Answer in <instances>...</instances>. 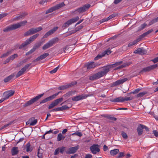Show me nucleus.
<instances>
[{"label":"nucleus","mask_w":158,"mask_h":158,"mask_svg":"<svg viewBox=\"0 0 158 158\" xmlns=\"http://www.w3.org/2000/svg\"><path fill=\"white\" fill-rule=\"evenodd\" d=\"M122 63V61H120L117 62L114 64L103 67L102 68V70L101 71L90 77L89 80H94L101 77L106 74L109 71L110 68L115 67L121 64Z\"/></svg>","instance_id":"f257e3e1"},{"label":"nucleus","mask_w":158,"mask_h":158,"mask_svg":"<svg viewBox=\"0 0 158 158\" xmlns=\"http://www.w3.org/2000/svg\"><path fill=\"white\" fill-rule=\"evenodd\" d=\"M27 23V21H24L17 24H13L7 27L3 30V31L7 32L11 30H14L19 28L21 27L25 26Z\"/></svg>","instance_id":"f03ea898"},{"label":"nucleus","mask_w":158,"mask_h":158,"mask_svg":"<svg viewBox=\"0 0 158 158\" xmlns=\"http://www.w3.org/2000/svg\"><path fill=\"white\" fill-rule=\"evenodd\" d=\"M44 94H40L35 97L32 98L30 100L27 101L24 105V107H26L34 103L37 101L39 99L41 98L44 95Z\"/></svg>","instance_id":"7ed1b4c3"},{"label":"nucleus","mask_w":158,"mask_h":158,"mask_svg":"<svg viewBox=\"0 0 158 158\" xmlns=\"http://www.w3.org/2000/svg\"><path fill=\"white\" fill-rule=\"evenodd\" d=\"M65 5V4L63 2L57 4L55 6L52 7L51 8L48 9L46 11L45 13L48 14L50 13H51L54 11L58 10L60 8L62 7Z\"/></svg>","instance_id":"20e7f679"},{"label":"nucleus","mask_w":158,"mask_h":158,"mask_svg":"<svg viewBox=\"0 0 158 158\" xmlns=\"http://www.w3.org/2000/svg\"><path fill=\"white\" fill-rule=\"evenodd\" d=\"M133 99V97L132 96H131L130 97H126L125 98L120 97L116 98L113 99L112 101V102H123L125 101H130Z\"/></svg>","instance_id":"39448f33"},{"label":"nucleus","mask_w":158,"mask_h":158,"mask_svg":"<svg viewBox=\"0 0 158 158\" xmlns=\"http://www.w3.org/2000/svg\"><path fill=\"white\" fill-rule=\"evenodd\" d=\"M63 98H61L55 100L49 105L48 107V109H50L57 106L63 100Z\"/></svg>","instance_id":"423d86ee"},{"label":"nucleus","mask_w":158,"mask_h":158,"mask_svg":"<svg viewBox=\"0 0 158 158\" xmlns=\"http://www.w3.org/2000/svg\"><path fill=\"white\" fill-rule=\"evenodd\" d=\"M31 64L30 63L26 64L18 72L17 75H16V78H18L19 76L23 74L26 71L27 69L29 66L31 65Z\"/></svg>","instance_id":"0eeeda50"},{"label":"nucleus","mask_w":158,"mask_h":158,"mask_svg":"<svg viewBox=\"0 0 158 158\" xmlns=\"http://www.w3.org/2000/svg\"><path fill=\"white\" fill-rule=\"evenodd\" d=\"M60 92H59L43 99L40 102V104H42L43 103H45L47 102L50 101L54 99H55Z\"/></svg>","instance_id":"6e6552de"},{"label":"nucleus","mask_w":158,"mask_h":158,"mask_svg":"<svg viewBox=\"0 0 158 158\" xmlns=\"http://www.w3.org/2000/svg\"><path fill=\"white\" fill-rule=\"evenodd\" d=\"M79 19V17L77 16L74 18L71 19L64 23L62 26L63 27L65 28L68 27L72 23L76 22Z\"/></svg>","instance_id":"1a4fd4ad"},{"label":"nucleus","mask_w":158,"mask_h":158,"mask_svg":"<svg viewBox=\"0 0 158 158\" xmlns=\"http://www.w3.org/2000/svg\"><path fill=\"white\" fill-rule=\"evenodd\" d=\"M77 82L76 81H73L66 85L59 86L58 88V89L60 90H64L75 85L77 84Z\"/></svg>","instance_id":"9d476101"},{"label":"nucleus","mask_w":158,"mask_h":158,"mask_svg":"<svg viewBox=\"0 0 158 158\" xmlns=\"http://www.w3.org/2000/svg\"><path fill=\"white\" fill-rule=\"evenodd\" d=\"M111 51L110 50L108 49L106 50L105 51L103 52L101 54H98L97 56L95 58L94 60H98L104 56L106 54L107 55H109L111 53Z\"/></svg>","instance_id":"9b49d317"},{"label":"nucleus","mask_w":158,"mask_h":158,"mask_svg":"<svg viewBox=\"0 0 158 158\" xmlns=\"http://www.w3.org/2000/svg\"><path fill=\"white\" fill-rule=\"evenodd\" d=\"M99 147V146L98 145L94 144L90 147V149L92 153L93 154H95L100 151Z\"/></svg>","instance_id":"f8f14e48"},{"label":"nucleus","mask_w":158,"mask_h":158,"mask_svg":"<svg viewBox=\"0 0 158 158\" xmlns=\"http://www.w3.org/2000/svg\"><path fill=\"white\" fill-rule=\"evenodd\" d=\"M90 6V5L89 4H86L83 6L82 7H81L77 10L76 11H77L79 13H82L85 11L87 10Z\"/></svg>","instance_id":"ddd939ff"},{"label":"nucleus","mask_w":158,"mask_h":158,"mask_svg":"<svg viewBox=\"0 0 158 158\" xmlns=\"http://www.w3.org/2000/svg\"><path fill=\"white\" fill-rule=\"evenodd\" d=\"M157 67V65L155 64L153 65H151L143 68V69L141 71V72H149L152 70H153Z\"/></svg>","instance_id":"4468645a"},{"label":"nucleus","mask_w":158,"mask_h":158,"mask_svg":"<svg viewBox=\"0 0 158 158\" xmlns=\"http://www.w3.org/2000/svg\"><path fill=\"white\" fill-rule=\"evenodd\" d=\"M127 80V78H124L120 80H118L116 81L113 82L111 85L112 86H115L123 84Z\"/></svg>","instance_id":"2eb2a0df"},{"label":"nucleus","mask_w":158,"mask_h":158,"mask_svg":"<svg viewBox=\"0 0 158 158\" xmlns=\"http://www.w3.org/2000/svg\"><path fill=\"white\" fill-rule=\"evenodd\" d=\"M14 93V91L12 90H9L4 92L3 94L4 98L5 100L8 99L10 97L12 96Z\"/></svg>","instance_id":"dca6fc26"},{"label":"nucleus","mask_w":158,"mask_h":158,"mask_svg":"<svg viewBox=\"0 0 158 158\" xmlns=\"http://www.w3.org/2000/svg\"><path fill=\"white\" fill-rule=\"evenodd\" d=\"M49 55V54L47 53H44L40 55V56L37 57L33 61V62H35L41 60L45 58L46 57L48 56Z\"/></svg>","instance_id":"f3484780"},{"label":"nucleus","mask_w":158,"mask_h":158,"mask_svg":"<svg viewBox=\"0 0 158 158\" xmlns=\"http://www.w3.org/2000/svg\"><path fill=\"white\" fill-rule=\"evenodd\" d=\"M37 122V119H35L34 118H31L26 122V124H29L30 126H34Z\"/></svg>","instance_id":"a211bd4d"},{"label":"nucleus","mask_w":158,"mask_h":158,"mask_svg":"<svg viewBox=\"0 0 158 158\" xmlns=\"http://www.w3.org/2000/svg\"><path fill=\"white\" fill-rule=\"evenodd\" d=\"M98 65L97 63H95L94 62H91L88 63L86 65V66L87 69H90L94 68Z\"/></svg>","instance_id":"6ab92c4d"},{"label":"nucleus","mask_w":158,"mask_h":158,"mask_svg":"<svg viewBox=\"0 0 158 158\" xmlns=\"http://www.w3.org/2000/svg\"><path fill=\"white\" fill-rule=\"evenodd\" d=\"M134 53L143 55L145 54L146 53V51L143 48H140L135 50L134 52Z\"/></svg>","instance_id":"aec40b11"},{"label":"nucleus","mask_w":158,"mask_h":158,"mask_svg":"<svg viewBox=\"0 0 158 158\" xmlns=\"http://www.w3.org/2000/svg\"><path fill=\"white\" fill-rule=\"evenodd\" d=\"M78 148V145H77L74 147L70 148H69V151L66 152V153L68 154L74 153L77 151Z\"/></svg>","instance_id":"412c9836"},{"label":"nucleus","mask_w":158,"mask_h":158,"mask_svg":"<svg viewBox=\"0 0 158 158\" xmlns=\"http://www.w3.org/2000/svg\"><path fill=\"white\" fill-rule=\"evenodd\" d=\"M36 33V31L35 28H32L25 32L24 34V35L25 36H27Z\"/></svg>","instance_id":"4be33fe9"},{"label":"nucleus","mask_w":158,"mask_h":158,"mask_svg":"<svg viewBox=\"0 0 158 158\" xmlns=\"http://www.w3.org/2000/svg\"><path fill=\"white\" fill-rule=\"evenodd\" d=\"M25 148L27 152H31L33 148V145L28 142L25 145Z\"/></svg>","instance_id":"5701e85b"},{"label":"nucleus","mask_w":158,"mask_h":158,"mask_svg":"<svg viewBox=\"0 0 158 158\" xmlns=\"http://www.w3.org/2000/svg\"><path fill=\"white\" fill-rule=\"evenodd\" d=\"M86 97L83 95H78L72 98V100L73 101H78L81 99L85 98Z\"/></svg>","instance_id":"b1692460"},{"label":"nucleus","mask_w":158,"mask_h":158,"mask_svg":"<svg viewBox=\"0 0 158 158\" xmlns=\"http://www.w3.org/2000/svg\"><path fill=\"white\" fill-rule=\"evenodd\" d=\"M143 129V125L140 124L139 125L137 129V131L139 135H140L142 134Z\"/></svg>","instance_id":"393cba45"},{"label":"nucleus","mask_w":158,"mask_h":158,"mask_svg":"<svg viewBox=\"0 0 158 158\" xmlns=\"http://www.w3.org/2000/svg\"><path fill=\"white\" fill-rule=\"evenodd\" d=\"M11 152L12 156H13L17 155L19 152V150L18 147H13L11 149Z\"/></svg>","instance_id":"a878e982"},{"label":"nucleus","mask_w":158,"mask_h":158,"mask_svg":"<svg viewBox=\"0 0 158 158\" xmlns=\"http://www.w3.org/2000/svg\"><path fill=\"white\" fill-rule=\"evenodd\" d=\"M39 34H36L35 35H34L31 37L29 39H28L27 40H29V42L30 43L34 41L39 36Z\"/></svg>","instance_id":"bb28decb"},{"label":"nucleus","mask_w":158,"mask_h":158,"mask_svg":"<svg viewBox=\"0 0 158 158\" xmlns=\"http://www.w3.org/2000/svg\"><path fill=\"white\" fill-rule=\"evenodd\" d=\"M29 40H27L25 41L21 45L19 46V49H22L26 47L27 45L30 44L28 41Z\"/></svg>","instance_id":"cd10ccee"},{"label":"nucleus","mask_w":158,"mask_h":158,"mask_svg":"<svg viewBox=\"0 0 158 158\" xmlns=\"http://www.w3.org/2000/svg\"><path fill=\"white\" fill-rule=\"evenodd\" d=\"M52 46V45L50 43V41H49L44 45L42 49L43 50H45Z\"/></svg>","instance_id":"c85d7f7f"},{"label":"nucleus","mask_w":158,"mask_h":158,"mask_svg":"<svg viewBox=\"0 0 158 158\" xmlns=\"http://www.w3.org/2000/svg\"><path fill=\"white\" fill-rule=\"evenodd\" d=\"M65 138V136L63 135L62 134L60 133L58 135L57 137V140L60 141L61 140H63Z\"/></svg>","instance_id":"c756f323"},{"label":"nucleus","mask_w":158,"mask_h":158,"mask_svg":"<svg viewBox=\"0 0 158 158\" xmlns=\"http://www.w3.org/2000/svg\"><path fill=\"white\" fill-rule=\"evenodd\" d=\"M119 150L118 149H116L110 151V153L111 156H114L119 152Z\"/></svg>","instance_id":"7c9ffc66"},{"label":"nucleus","mask_w":158,"mask_h":158,"mask_svg":"<svg viewBox=\"0 0 158 158\" xmlns=\"http://www.w3.org/2000/svg\"><path fill=\"white\" fill-rule=\"evenodd\" d=\"M59 40L58 38L56 37L52 39L51 40H50L49 41L52 45L53 46L54 44L57 43L59 41Z\"/></svg>","instance_id":"2f4dec72"},{"label":"nucleus","mask_w":158,"mask_h":158,"mask_svg":"<svg viewBox=\"0 0 158 158\" xmlns=\"http://www.w3.org/2000/svg\"><path fill=\"white\" fill-rule=\"evenodd\" d=\"M15 75L14 74H11L8 77H6V78L4 79V81L5 82H7L9 81L10 80L12 79L14 77Z\"/></svg>","instance_id":"473e14b6"},{"label":"nucleus","mask_w":158,"mask_h":158,"mask_svg":"<svg viewBox=\"0 0 158 158\" xmlns=\"http://www.w3.org/2000/svg\"><path fill=\"white\" fill-rule=\"evenodd\" d=\"M153 31V30L152 29L149 30L147 31L146 32L143 33V34L140 35V37L141 38H143V37H144L145 36H147V35H148L151 33Z\"/></svg>","instance_id":"72a5a7b5"},{"label":"nucleus","mask_w":158,"mask_h":158,"mask_svg":"<svg viewBox=\"0 0 158 158\" xmlns=\"http://www.w3.org/2000/svg\"><path fill=\"white\" fill-rule=\"evenodd\" d=\"M83 26L81 24V25H80L79 26L76 27L75 30H74L72 31V33H74L76 32L77 31H78L80 30L81 29H82L83 28Z\"/></svg>","instance_id":"f704fd0d"},{"label":"nucleus","mask_w":158,"mask_h":158,"mask_svg":"<svg viewBox=\"0 0 158 158\" xmlns=\"http://www.w3.org/2000/svg\"><path fill=\"white\" fill-rule=\"evenodd\" d=\"M42 44L41 42L37 44H35V45L34 46L33 48H32L35 51L36 49L39 48Z\"/></svg>","instance_id":"c9c22d12"},{"label":"nucleus","mask_w":158,"mask_h":158,"mask_svg":"<svg viewBox=\"0 0 158 158\" xmlns=\"http://www.w3.org/2000/svg\"><path fill=\"white\" fill-rule=\"evenodd\" d=\"M60 66V65H59V66H58L56 68H55V69H53L52 70L50 71V73L51 74H53V73H55L58 69Z\"/></svg>","instance_id":"e433bc0d"},{"label":"nucleus","mask_w":158,"mask_h":158,"mask_svg":"<svg viewBox=\"0 0 158 158\" xmlns=\"http://www.w3.org/2000/svg\"><path fill=\"white\" fill-rule=\"evenodd\" d=\"M128 64L127 63H125L117 67L115 69L117 70L123 68H124L126 67L127 66H128Z\"/></svg>","instance_id":"4c0bfd02"},{"label":"nucleus","mask_w":158,"mask_h":158,"mask_svg":"<svg viewBox=\"0 0 158 158\" xmlns=\"http://www.w3.org/2000/svg\"><path fill=\"white\" fill-rule=\"evenodd\" d=\"M72 135H77L79 137H81L82 136V134L81 132H80L78 131H77L72 134Z\"/></svg>","instance_id":"58836bf2"},{"label":"nucleus","mask_w":158,"mask_h":158,"mask_svg":"<svg viewBox=\"0 0 158 158\" xmlns=\"http://www.w3.org/2000/svg\"><path fill=\"white\" fill-rule=\"evenodd\" d=\"M18 56L17 54H14L13 55H12L10 57H9V58L10 60H13L15 58L17 57Z\"/></svg>","instance_id":"ea45409f"},{"label":"nucleus","mask_w":158,"mask_h":158,"mask_svg":"<svg viewBox=\"0 0 158 158\" xmlns=\"http://www.w3.org/2000/svg\"><path fill=\"white\" fill-rule=\"evenodd\" d=\"M146 94V93L145 92H141L138 94L137 95V97L138 98H141L143 97L145 94Z\"/></svg>","instance_id":"a19ab883"},{"label":"nucleus","mask_w":158,"mask_h":158,"mask_svg":"<svg viewBox=\"0 0 158 158\" xmlns=\"http://www.w3.org/2000/svg\"><path fill=\"white\" fill-rule=\"evenodd\" d=\"M122 135L123 137L125 139H126L127 138V135L125 132L122 131Z\"/></svg>","instance_id":"79ce46f5"},{"label":"nucleus","mask_w":158,"mask_h":158,"mask_svg":"<svg viewBox=\"0 0 158 158\" xmlns=\"http://www.w3.org/2000/svg\"><path fill=\"white\" fill-rule=\"evenodd\" d=\"M24 15L23 14H21L19 16H17L15 17L14 19L16 20H18L23 17Z\"/></svg>","instance_id":"37998d69"},{"label":"nucleus","mask_w":158,"mask_h":158,"mask_svg":"<svg viewBox=\"0 0 158 158\" xmlns=\"http://www.w3.org/2000/svg\"><path fill=\"white\" fill-rule=\"evenodd\" d=\"M141 90L140 89H135L134 91L131 92H130V93H129V94H137V93H138Z\"/></svg>","instance_id":"c03bdc74"},{"label":"nucleus","mask_w":158,"mask_h":158,"mask_svg":"<svg viewBox=\"0 0 158 158\" xmlns=\"http://www.w3.org/2000/svg\"><path fill=\"white\" fill-rule=\"evenodd\" d=\"M35 51L32 48L30 51L28 52H27L26 53V56H28L29 55L31 54H32V53H33Z\"/></svg>","instance_id":"a18cd8bd"},{"label":"nucleus","mask_w":158,"mask_h":158,"mask_svg":"<svg viewBox=\"0 0 158 158\" xmlns=\"http://www.w3.org/2000/svg\"><path fill=\"white\" fill-rule=\"evenodd\" d=\"M38 157L39 158H42V154L40 152V149L39 148L38 150Z\"/></svg>","instance_id":"49530a36"},{"label":"nucleus","mask_w":158,"mask_h":158,"mask_svg":"<svg viewBox=\"0 0 158 158\" xmlns=\"http://www.w3.org/2000/svg\"><path fill=\"white\" fill-rule=\"evenodd\" d=\"M116 15L115 14H113L110 15L107 18V20H109L110 19L115 17Z\"/></svg>","instance_id":"de8ad7c7"},{"label":"nucleus","mask_w":158,"mask_h":158,"mask_svg":"<svg viewBox=\"0 0 158 158\" xmlns=\"http://www.w3.org/2000/svg\"><path fill=\"white\" fill-rule=\"evenodd\" d=\"M61 111H63L66 110L68 109L69 108L66 105H64L62 106L61 107Z\"/></svg>","instance_id":"09e8293b"},{"label":"nucleus","mask_w":158,"mask_h":158,"mask_svg":"<svg viewBox=\"0 0 158 158\" xmlns=\"http://www.w3.org/2000/svg\"><path fill=\"white\" fill-rule=\"evenodd\" d=\"M147 25V24L146 23H144L143 24H142L139 27V30H142Z\"/></svg>","instance_id":"8fccbe9b"},{"label":"nucleus","mask_w":158,"mask_h":158,"mask_svg":"<svg viewBox=\"0 0 158 158\" xmlns=\"http://www.w3.org/2000/svg\"><path fill=\"white\" fill-rule=\"evenodd\" d=\"M141 39V38H140V37H139V38L137 39L134 40L132 42V43H133V45H134L135 44H136L137 42H139L140 40Z\"/></svg>","instance_id":"3c124183"},{"label":"nucleus","mask_w":158,"mask_h":158,"mask_svg":"<svg viewBox=\"0 0 158 158\" xmlns=\"http://www.w3.org/2000/svg\"><path fill=\"white\" fill-rule=\"evenodd\" d=\"M157 22L156 21V19H155L152 20L150 22H149V23L148 24V26H150L153 24L154 23H156Z\"/></svg>","instance_id":"603ef678"},{"label":"nucleus","mask_w":158,"mask_h":158,"mask_svg":"<svg viewBox=\"0 0 158 158\" xmlns=\"http://www.w3.org/2000/svg\"><path fill=\"white\" fill-rule=\"evenodd\" d=\"M61 111V107H57L51 110V111Z\"/></svg>","instance_id":"864d4df0"},{"label":"nucleus","mask_w":158,"mask_h":158,"mask_svg":"<svg viewBox=\"0 0 158 158\" xmlns=\"http://www.w3.org/2000/svg\"><path fill=\"white\" fill-rule=\"evenodd\" d=\"M10 54V53L9 52H7L6 53H4L0 57L1 58H3L4 57H6L8 56Z\"/></svg>","instance_id":"5fc2aeb1"},{"label":"nucleus","mask_w":158,"mask_h":158,"mask_svg":"<svg viewBox=\"0 0 158 158\" xmlns=\"http://www.w3.org/2000/svg\"><path fill=\"white\" fill-rule=\"evenodd\" d=\"M13 123V121H11V122H9L8 123L4 125V126H3V127H4V128H6L7 127H8V126L11 125L12 123Z\"/></svg>","instance_id":"6e6d98bb"},{"label":"nucleus","mask_w":158,"mask_h":158,"mask_svg":"<svg viewBox=\"0 0 158 158\" xmlns=\"http://www.w3.org/2000/svg\"><path fill=\"white\" fill-rule=\"evenodd\" d=\"M7 15V14L6 13L0 14V19L6 16Z\"/></svg>","instance_id":"4d7b16f0"},{"label":"nucleus","mask_w":158,"mask_h":158,"mask_svg":"<svg viewBox=\"0 0 158 158\" xmlns=\"http://www.w3.org/2000/svg\"><path fill=\"white\" fill-rule=\"evenodd\" d=\"M92 157V155L89 153L86 155L85 158H91Z\"/></svg>","instance_id":"13d9d810"},{"label":"nucleus","mask_w":158,"mask_h":158,"mask_svg":"<svg viewBox=\"0 0 158 158\" xmlns=\"http://www.w3.org/2000/svg\"><path fill=\"white\" fill-rule=\"evenodd\" d=\"M108 119L113 121H116V118L113 117H112L110 115L108 117Z\"/></svg>","instance_id":"bf43d9fd"},{"label":"nucleus","mask_w":158,"mask_h":158,"mask_svg":"<svg viewBox=\"0 0 158 158\" xmlns=\"http://www.w3.org/2000/svg\"><path fill=\"white\" fill-rule=\"evenodd\" d=\"M48 1V0H42L39 3L40 4L43 5L45 3L47 2Z\"/></svg>","instance_id":"052dcab7"},{"label":"nucleus","mask_w":158,"mask_h":158,"mask_svg":"<svg viewBox=\"0 0 158 158\" xmlns=\"http://www.w3.org/2000/svg\"><path fill=\"white\" fill-rule=\"evenodd\" d=\"M107 21H108V20H107V18H104L101 20L100 21V22L101 23Z\"/></svg>","instance_id":"680f3d73"},{"label":"nucleus","mask_w":158,"mask_h":158,"mask_svg":"<svg viewBox=\"0 0 158 158\" xmlns=\"http://www.w3.org/2000/svg\"><path fill=\"white\" fill-rule=\"evenodd\" d=\"M36 32H38L42 29V27H38L35 28Z\"/></svg>","instance_id":"e2e57ef3"},{"label":"nucleus","mask_w":158,"mask_h":158,"mask_svg":"<svg viewBox=\"0 0 158 158\" xmlns=\"http://www.w3.org/2000/svg\"><path fill=\"white\" fill-rule=\"evenodd\" d=\"M65 147H63L61 148H60L59 151L61 153H63L64 151Z\"/></svg>","instance_id":"0e129e2a"},{"label":"nucleus","mask_w":158,"mask_h":158,"mask_svg":"<svg viewBox=\"0 0 158 158\" xmlns=\"http://www.w3.org/2000/svg\"><path fill=\"white\" fill-rule=\"evenodd\" d=\"M59 149L60 148H58L55 150L54 153L55 155H57L59 154Z\"/></svg>","instance_id":"69168bd1"},{"label":"nucleus","mask_w":158,"mask_h":158,"mask_svg":"<svg viewBox=\"0 0 158 158\" xmlns=\"http://www.w3.org/2000/svg\"><path fill=\"white\" fill-rule=\"evenodd\" d=\"M153 133L155 135V136L156 137L158 136V132L156 130H154L153 131Z\"/></svg>","instance_id":"338daca9"},{"label":"nucleus","mask_w":158,"mask_h":158,"mask_svg":"<svg viewBox=\"0 0 158 158\" xmlns=\"http://www.w3.org/2000/svg\"><path fill=\"white\" fill-rule=\"evenodd\" d=\"M152 61L154 63H156L158 62V57H156L153 60H152Z\"/></svg>","instance_id":"774afa93"}]
</instances>
